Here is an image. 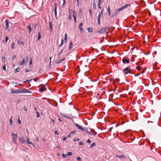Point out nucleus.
<instances>
[{
  "mask_svg": "<svg viewBox=\"0 0 161 161\" xmlns=\"http://www.w3.org/2000/svg\"><path fill=\"white\" fill-rule=\"evenodd\" d=\"M74 140V141L75 142L79 141V139L78 138H76Z\"/></svg>",
  "mask_w": 161,
  "mask_h": 161,
  "instance_id": "obj_51",
  "label": "nucleus"
},
{
  "mask_svg": "<svg viewBox=\"0 0 161 161\" xmlns=\"http://www.w3.org/2000/svg\"><path fill=\"white\" fill-rule=\"evenodd\" d=\"M75 125L76 127L78 129H79L80 130H82L83 131H86V130L85 129L80 126L78 124L76 123H75Z\"/></svg>",
  "mask_w": 161,
  "mask_h": 161,
  "instance_id": "obj_6",
  "label": "nucleus"
},
{
  "mask_svg": "<svg viewBox=\"0 0 161 161\" xmlns=\"http://www.w3.org/2000/svg\"><path fill=\"white\" fill-rule=\"evenodd\" d=\"M116 157H117V158H119V159H123V158H125V157L124 155H119V156L117 155L116 156Z\"/></svg>",
  "mask_w": 161,
  "mask_h": 161,
  "instance_id": "obj_21",
  "label": "nucleus"
},
{
  "mask_svg": "<svg viewBox=\"0 0 161 161\" xmlns=\"http://www.w3.org/2000/svg\"><path fill=\"white\" fill-rule=\"evenodd\" d=\"M87 143H90L91 142V140L90 139H88L87 140Z\"/></svg>",
  "mask_w": 161,
  "mask_h": 161,
  "instance_id": "obj_54",
  "label": "nucleus"
},
{
  "mask_svg": "<svg viewBox=\"0 0 161 161\" xmlns=\"http://www.w3.org/2000/svg\"><path fill=\"white\" fill-rule=\"evenodd\" d=\"M6 65L5 64L3 65V70L4 71H6Z\"/></svg>",
  "mask_w": 161,
  "mask_h": 161,
  "instance_id": "obj_36",
  "label": "nucleus"
},
{
  "mask_svg": "<svg viewBox=\"0 0 161 161\" xmlns=\"http://www.w3.org/2000/svg\"><path fill=\"white\" fill-rule=\"evenodd\" d=\"M24 109L25 111H26L27 110V108H26V107H24Z\"/></svg>",
  "mask_w": 161,
  "mask_h": 161,
  "instance_id": "obj_58",
  "label": "nucleus"
},
{
  "mask_svg": "<svg viewBox=\"0 0 161 161\" xmlns=\"http://www.w3.org/2000/svg\"><path fill=\"white\" fill-rule=\"evenodd\" d=\"M15 45V43L14 42H13L12 43L11 45V47L12 49H14V46Z\"/></svg>",
  "mask_w": 161,
  "mask_h": 161,
  "instance_id": "obj_41",
  "label": "nucleus"
},
{
  "mask_svg": "<svg viewBox=\"0 0 161 161\" xmlns=\"http://www.w3.org/2000/svg\"><path fill=\"white\" fill-rule=\"evenodd\" d=\"M10 91L12 94L18 93H20L19 90H16L14 91L12 89H11Z\"/></svg>",
  "mask_w": 161,
  "mask_h": 161,
  "instance_id": "obj_10",
  "label": "nucleus"
},
{
  "mask_svg": "<svg viewBox=\"0 0 161 161\" xmlns=\"http://www.w3.org/2000/svg\"><path fill=\"white\" fill-rule=\"evenodd\" d=\"M2 60L3 61V62H5L6 60H5V58L4 56H3L2 57Z\"/></svg>",
  "mask_w": 161,
  "mask_h": 161,
  "instance_id": "obj_42",
  "label": "nucleus"
},
{
  "mask_svg": "<svg viewBox=\"0 0 161 161\" xmlns=\"http://www.w3.org/2000/svg\"><path fill=\"white\" fill-rule=\"evenodd\" d=\"M49 27H50V31L51 32H52L53 31L52 29V22L51 21L49 22Z\"/></svg>",
  "mask_w": 161,
  "mask_h": 161,
  "instance_id": "obj_20",
  "label": "nucleus"
},
{
  "mask_svg": "<svg viewBox=\"0 0 161 161\" xmlns=\"http://www.w3.org/2000/svg\"><path fill=\"white\" fill-rule=\"evenodd\" d=\"M27 29H29V33H30L31 32V31L32 30V29L31 27V25L30 24H29L27 26Z\"/></svg>",
  "mask_w": 161,
  "mask_h": 161,
  "instance_id": "obj_17",
  "label": "nucleus"
},
{
  "mask_svg": "<svg viewBox=\"0 0 161 161\" xmlns=\"http://www.w3.org/2000/svg\"><path fill=\"white\" fill-rule=\"evenodd\" d=\"M30 71H29V69H26V70H25V72H28Z\"/></svg>",
  "mask_w": 161,
  "mask_h": 161,
  "instance_id": "obj_62",
  "label": "nucleus"
},
{
  "mask_svg": "<svg viewBox=\"0 0 161 161\" xmlns=\"http://www.w3.org/2000/svg\"><path fill=\"white\" fill-rule=\"evenodd\" d=\"M19 139L20 140V142L23 143L25 142V140L24 137L23 136H21L19 138Z\"/></svg>",
  "mask_w": 161,
  "mask_h": 161,
  "instance_id": "obj_18",
  "label": "nucleus"
},
{
  "mask_svg": "<svg viewBox=\"0 0 161 161\" xmlns=\"http://www.w3.org/2000/svg\"><path fill=\"white\" fill-rule=\"evenodd\" d=\"M71 137V134H69V135H68L67 136V137L68 138H70Z\"/></svg>",
  "mask_w": 161,
  "mask_h": 161,
  "instance_id": "obj_61",
  "label": "nucleus"
},
{
  "mask_svg": "<svg viewBox=\"0 0 161 161\" xmlns=\"http://www.w3.org/2000/svg\"><path fill=\"white\" fill-rule=\"evenodd\" d=\"M12 119H13V117H11L9 119L10 125L11 126H12L13 125V120Z\"/></svg>",
  "mask_w": 161,
  "mask_h": 161,
  "instance_id": "obj_24",
  "label": "nucleus"
},
{
  "mask_svg": "<svg viewBox=\"0 0 161 161\" xmlns=\"http://www.w3.org/2000/svg\"><path fill=\"white\" fill-rule=\"evenodd\" d=\"M5 28L7 29L9 27V22L8 19H6L5 20Z\"/></svg>",
  "mask_w": 161,
  "mask_h": 161,
  "instance_id": "obj_16",
  "label": "nucleus"
},
{
  "mask_svg": "<svg viewBox=\"0 0 161 161\" xmlns=\"http://www.w3.org/2000/svg\"><path fill=\"white\" fill-rule=\"evenodd\" d=\"M36 114H37V118H38L40 116V114H39V113L37 111L36 112Z\"/></svg>",
  "mask_w": 161,
  "mask_h": 161,
  "instance_id": "obj_50",
  "label": "nucleus"
},
{
  "mask_svg": "<svg viewBox=\"0 0 161 161\" xmlns=\"http://www.w3.org/2000/svg\"><path fill=\"white\" fill-rule=\"evenodd\" d=\"M12 135L13 137V141L14 143H15L17 141V135L16 134L14 133H12Z\"/></svg>",
  "mask_w": 161,
  "mask_h": 161,
  "instance_id": "obj_4",
  "label": "nucleus"
},
{
  "mask_svg": "<svg viewBox=\"0 0 161 161\" xmlns=\"http://www.w3.org/2000/svg\"><path fill=\"white\" fill-rule=\"evenodd\" d=\"M63 43H64L63 41V39H62L61 41V44H60V45H59V47H61L63 45Z\"/></svg>",
  "mask_w": 161,
  "mask_h": 161,
  "instance_id": "obj_34",
  "label": "nucleus"
},
{
  "mask_svg": "<svg viewBox=\"0 0 161 161\" xmlns=\"http://www.w3.org/2000/svg\"><path fill=\"white\" fill-rule=\"evenodd\" d=\"M100 14H99L97 18V21H100Z\"/></svg>",
  "mask_w": 161,
  "mask_h": 161,
  "instance_id": "obj_40",
  "label": "nucleus"
},
{
  "mask_svg": "<svg viewBox=\"0 0 161 161\" xmlns=\"http://www.w3.org/2000/svg\"><path fill=\"white\" fill-rule=\"evenodd\" d=\"M66 140V137H64L63 138V140L64 141H65Z\"/></svg>",
  "mask_w": 161,
  "mask_h": 161,
  "instance_id": "obj_63",
  "label": "nucleus"
},
{
  "mask_svg": "<svg viewBox=\"0 0 161 161\" xmlns=\"http://www.w3.org/2000/svg\"><path fill=\"white\" fill-rule=\"evenodd\" d=\"M65 60V58H62L61 59L59 60L56 62L57 64H59L61 63L62 62L64 61Z\"/></svg>",
  "mask_w": 161,
  "mask_h": 161,
  "instance_id": "obj_15",
  "label": "nucleus"
},
{
  "mask_svg": "<svg viewBox=\"0 0 161 161\" xmlns=\"http://www.w3.org/2000/svg\"><path fill=\"white\" fill-rule=\"evenodd\" d=\"M47 90L46 88H45L44 85H42L40 86V88L39 89V92H42L45 91Z\"/></svg>",
  "mask_w": 161,
  "mask_h": 161,
  "instance_id": "obj_8",
  "label": "nucleus"
},
{
  "mask_svg": "<svg viewBox=\"0 0 161 161\" xmlns=\"http://www.w3.org/2000/svg\"><path fill=\"white\" fill-rule=\"evenodd\" d=\"M77 159L78 161H81V159L80 157H77Z\"/></svg>",
  "mask_w": 161,
  "mask_h": 161,
  "instance_id": "obj_47",
  "label": "nucleus"
},
{
  "mask_svg": "<svg viewBox=\"0 0 161 161\" xmlns=\"http://www.w3.org/2000/svg\"><path fill=\"white\" fill-rule=\"evenodd\" d=\"M87 30L89 32H92L93 29L92 28H88Z\"/></svg>",
  "mask_w": 161,
  "mask_h": 161,
  "instance_id": "obj_26",
  "label": "nucleus"
},
{
  "mask_svg": "<svg viewBox=\"0 0 161 161\" xmlns=\"http://www.w3.org/2000/svg\"><path fill=\"white\" fill-rule=\"evenodd\" d=\"M96 145L95 143L93 142L90 146V148H91L95 146Z\"/></svg>",
  "mask_w": 161,
  "mask_h": 161,
  "instance_id": "obj_31",
  "label": "nucleus"
},
{
  "mask_svg": "<svg viewBox=\"0 0 161 161\" xmlns=\"http://www.w3.org/2000/svg\"><path fill=\"white\" fill-rule=\"evenodd\" d=\"M25 63V60L24 58L22 60L21 62L20 63V65H22L24 64Z\"/></svg>",
  "mask_w": 161,
  "mask_h": 161,
  "instance_id": "obj_27",
  "label": "nucleus"
},
{
  "mask_svg": "<svg viewBox=\"0 0 161 161\" xmlns=\"http://www.w3.org/2000/svg\"><path fill=\"white\" fill-rule=\"evenodd\" d=\"M68 39L67 35L66 33H65L64 35V40H65V42H67V41Z\"/></svg>",
  "mask_w": 161,
  "mask_h": 161,
  "instance_id": "obj_29",
  "label": "nucleus"
},
{
  "mask_svg": "<svg viewBox=\"0 0 161 161\" xmlns=\"http://www.w3.org/2000/svg\"><path fill=\"white\" fill-rule=\"evenodd\" d=\"M18 122L19 124H21V121L19 119H19H18Z\"/></svg>",
  "mask_w": 161,
  "mask_h": 161,
  "instance_id": "obj_44",
  "label": "nucleus"
},
{
  "mask_svg": "<svg viewBox=\"0 0 161 161\" xmlns=\"http://www.w3.org/2000/svg\"><path fill=\"white\" fill-rule=\"evenodd\" d=\"M37 25H38L36 23H35L34 24V28L35 29H36Z\"/></svg>",
  "mask_w": 161,
  "mask_h": 161,
  "instance_id": "obj_43",
  "label": "nucleus"
},
{
  "mask_svg": "<svg viewBox=\"0 0 161 161\" xmlns=\"http://www.w3.org/2000/svg\"><path fill=\"white\" fill-rule=\"evenodd\" d=\"M136 68L138 70H140L141 69V68L140 66H138L136 67Z\"/></svg>",
  "mask_w": 161,
  "mask_h": 161,
  "instance_id": "obj_37",
  "label": "nucleus"
},
{
  "mask_svg": "<svg viewBox=\"0 0 161 161\" xmlns=\"http://www.w3.org/2000/svg\"><path fill=\"white\" fill-rule=\"evenodd\" d=\"M20 93H32V92L27 89H23L19 90Z\"/></svg>",
  "mask_w": 161,
  "mask_h": 161,
  "instance_id": "obj_5",
  "label": "nucleus"
},
{
  "mask_svg": "<svg viewBox=\"0 0 161 161\" xmlns=\"http://www.w3.org/2000/svg\"><path fill=\"white\" fill-rule=\"evenodd\" d=\"M108 15L110 16L111 15V12L109 6H108Z\"/></svg>",
  "mask_w": 161,
  "mask_h": 161,
  "instance_id": "obj_25",
  "label": "nucleus"
},
{
  "mask_svg": "<svg viewBox=\"0 0 161 161\" xmlns=\"http://www.w3.org/2000/svg\"><path fill=\"white\" fill-rule=\"evenodd\" d=\"M122 61L124 64H128L130 62V60L128 58L127 59L124 57L122 59Z\"/></svg>",
  "mask_w": 161,
  "mask_h": 161,
  "instance_id": "obj_7",
  "label": "nucleus"
},
{
  "mask_svg": "<svg viewBox=\"0 0 161 161\" xmlns=\"http://www.w3.org/2000/svg\"><path fill=\"white\" fill-rule=\"evenodd\" d=\"M60 114L62 116H63V117H65V118H69V115H68V114H64V113H61Z\"/></svg>",
  "mask_w": 161,
  "mask_h": 161,
  "instance_id": "obj_12",
  "label": "nucleus"
},
{
  "mask_svg": "<svg viewBox=\"0 0 161 161\" xmlns=\"http://www.w3.org/2000/svg\"><path fill=\"white\" fill-rule=\"evenodd\" d=\"M32 59H31L29 62L30 65H31L32 64Z\"/></svg>",
  "mask_w": 161,
  "mask_h": 161,
  "instance_id": "obj_52",
  "label": "nucleus"
},
{
  "mask_svg": "<svg viewBox=\"0 0 161 161\" xmlns=\"http://www.w3.org/2000/svg\"><path fill=\"white\" fill-rule=\"evenodd\" d=\"M73 46V43L72 42H71L70 43V44L69 46V50Z\"/></svg>",
  "mask_w": 161,
  "mask_h": 161,
  "instance_id": "obj_28",
  "label": "nucleus"
},
{
  "mask_svg": "<svg viewBox=\"0 0 161 161\" xmlns=\"http://www.w3.org/2000/svg\"><path fill=\"white\" fill-rule=\"evenodd\" d=\"M16 58V56L15 55H14L12 57V59L13 60H14Z\"/></svg>",
  "mask_w": 161,
  "mask_h": 161,
  "instance_id": "obj_49",
  "label": "nucleus"
},
{
  "mask_svg": "<svg viewBox=\"0 0 161 161\" xmlns=\"http://www.w3.org/2000/svg\"><path fill=\"white\" fill-rule=\"evenodd\" d=\"M68 17L69 18V20H71V19L72 17H71V15L70 13H69V14H68Z\"/></svg>",
  "mask_w": 161,
  "mask_h": 161,
  "instance_id": "obj_33",
  "label": "nucleus"
},
{
  "mask_svg": "<svg viewBox=\"0 0 161 161\" xmlns=\"http://www.w3.org/2000/svg\"><path fill=\"white\" fill-rule=\"evenodd\" d=\"M98 8L99 9H101L102 8L101 6H100V5H98Z\"/></svg>",
  "mask_w": 161,
  "mask_h": 161,
  "instance_id": "obj_60",
  "label": "nucleus"
},
{
  "mask_svg": "<svg viewBox=\"0 0 161 161\" xmlns=\"http://www.w3.org/2000/svg\"><path fill=\"white\" fill-rule=\"evenodd\" d=\"M98 0V5H101V1L102 0Z\"/></svg>",
  "mask_w": 161,
  "mask_h": 161,
  "instance_id": "obj_45",
  "label": "nucleus"
},
{
  "mask_svg": "<svg viewBox=\"0 0 161 161\" xmlns=\"http://www.w3.org/2000/svg\"><path fill=\"white\" fill-rule=\"evenodd\" d=\"M41 36L40 32H38V37H37V41H39L40 40V39H41Z\"/></svg>",
  "mask_w": 161,
  "mask_h": 161,
  "instance_id": "obj_19",
  "label": "nucleus"
},
{
  "mask_svg": "<svg viewBox=\"0 0 161 161\" xmlns=\"http://www.w3.org/2000/svg\"><path fill=\"white\" fill-rule=\"evenodd\" d=\"M93 7L94 9H95L96 8V5L95 3V0H93Z\"/></svg>",
  "mask_w": 161,
  "mask_h": 161,
  "instance_id": "obj_23",
  "label": "nucleus"
},
{
  "mask_svg": "<svg viewBox=\"0 0 161 161\" xmlns=\"http://www.w3.org/2000/svg\"><path fill=\"white\" fill-rule=\"evenodd\" d=\"M76 13L75 10H74L73 11V17L74 18L76 17Z\"/></svg>",
  "mask_w": 161,
  "mask_h": 161,
  "instance_id": "obj_30",
  "label": "nucleus"
},
{
  "mask_svg": "<svg viewBox=\"0 0 161 161\" xmlns=\"http://www.w3.org/2000/svg\"><path fill=\"white\" fill-rule=\"evenodd\" d=\"M89 12L90 13V15H91L92 14V10L91 9L89 10Z\"/></svg>",
  "mask_w": 161,
  "mask_h": 161,
  "instance_id": "obj_55",
  "label": "nucleus"
},
{
  "mask_svg": "<svg viewBox=\"0 0 161 161\" xmlns=\"http://www.w3.org/2000/svg\"><path fill=\"white\" fill-rule=\"evenodd\" d=\"M85 130H86V131H85L88 134L91 135H92L94 134V132L92 131L91 129H89V130H88L87 129H86Z\"/></svg>",
  "mask_w": 161,
  "mask_h": 161,
  "instance_id": "obj_9",
  "label": "nucleus"
},
{
  "mask_svg": "<svg viewBox=\"0 0 161 161\" xmlns=\"http://www.w3.org/2000/svg\"><path fill=\"white\" fill-rule=\"evenodd\" d=\"M110 28L109 26H107L103 27L102 29L99 30L96 32L99 34H103L106 32L108 33L109 31Z\"/></svg>",
  "mask_w": 161,
  "mask_h": 161,
  "instance_id": "obj_2",
  "label": "nucleus"
},
{
  "mask_svg": "<svg viewBox=\"0 0 161 161\" xmlns=\"http://www.w3.org/2000/svg\"><path fill=\"white\" fill-rule=\"evenodd\" d=\"M63 51H64V49H62L61 50L60 52L58 53V55L59 56V57L60 56V54L63 52Z\"/></svg>",
  "mask_w": 161,
  "mask_h": 161,
  "instance_id": "obj_39",
  "label": "nucleus"
},
{
  "mask_svg": "<svg viewBox=\"0 0 161 161\" xmlns=\"http://www.w3.org/2000/svg\"><path fill=\"white\" fill-rule=\"evenodd\" d=\"M8 39H9V38H8V37L7 36H5V42H7Z\"/></svg>",
  "mask_w": 161,
  "mask_h": 161,
  "instance_id": "obj_38",
  "label": "nucleus"
},
{
  "mask_svg": "<svg viewBox=\"0 0 161 161\" xmlns=\"http://www.w3.org/2000/svg\"><path fill=\"white\" fill-rule=\"evenodd\" d=\"M84 144L83 142H79V145H83Z\"/></svg>",
  "mask_w": 161,
  "mask_h": 161,
  "instance_id": "obj_46",
  "label": "nucleus"
},
{
  "mask_svg": "<svg viewBox=\"0 0 161 161\" xmlns=\"http://www.w3.org/2000/svg\"><path fill=\"white\" fill-rule=\"evenodd\" d=\"M54 13L55 16H56V14H57V4L56 3H54Z\"/></svg>",
  "mask_w": 161,
  "mask_h": 161,
  "instance_id": "obj_11",
  "label": "nucleus"
},
{
  "mask_svg": "<svg viewBox=\"0 0 161 161\" xmlns=\"http://www.w3.org/2000/svg\"><path fill=\"white\" fill-rule=\"evenodd\" d=\"M99 14H100V15H101L103 14V10H101V12H100V13Z\"/></svg>",
  "mask_w": 161,
  "mask_h": 161,
  "instance_id": "obj_59",
  "label": "nucleus"
},
{
  "mask_svg": "<svg viewBox=\"0 0 161 161\" xmlns=\"http://www.w3.org/2000/svg\"><path fill=\"white\" fill-rule=\"evenodd\" d=\"M130 6V4H127L125 5L123 7H121V8H118L116 10L115 12L113 13V15L112 16H116L118 14H119L120 12H121L122 10H123L124 9L127 8L128 6Z\"/></svg>",
  "mask_w": 161,
  "mask_h": 161,
  "instance_id": "obj_1",
  "label": "nucleus"
},
{
  "mask_svg": "<svg viewBox=\"0 0 161 161\" xmlns=\"http://www.w3.org/2000/svg\"><path fill=\"white\" fill-rule=\"evenodd\" d=\"M30 80V81H31V80H35V79H29V80Z\"/></svg>",
  "mask_w": 161,
  "mask_h": 161,
  "instance_id": "obj_56",
  "label": "nucleus"
},
{
  "mask_svg": "<svg viewBox=\"0 0 161 161\" xmlns=\"http://www.w3.org/2000/svg\"><path fill=\"white\" fill-rule=\"evenodd\" d=\"M130 71L131 69L128 67L125 68L123 70L124 73L126 74L130 73Z\"/></svg>",
  "mask_w": 161,
  "mask_h": 161,
  "instance_id": "obj_3",
  "label": "nucleus"
},
{
  "mask_svg": "<svg viewBox=\"0 0 161 161\" xmlns=\"http://www.w3.org/2000/svg\"><path fill=\"white\" fill-rule=\"evenodd\" d=\"M26 142L27 143L29 144H31L34 147H35V146L34 144L32 142L30 141L29 139L28 138H26Z\"/></svg>",
  "mask_w": 161,
  "mask_h": 161,
  "instance_id": "obj_13",
  "label": "nucleus"
},
{
  "mask_svg": "<svg viewBox=\"0 0 161 161\" xmlns=\"http://www.w3.org/2000/svg\"><path fill=\"white\" fill-rule=\"evenodd\" d=\"M98 24L99 25H100V21H98Z\"/></svg>",
  "mask_w": 161,
  "mask_h": 161,
  "instance_id": "obj_64",
  "label": "nucleus"
},
{
  "mask_svg": "<svg viewBox=\"0 0 161 161\" xmlns=\"http://www.w3.org/2000/svg\"><path fill=\"white\" fill-rule=\"evenodd\" d=\"M83 25V23H80L79 25V29L80 31L81 32L83 33V28H82V26Z\"/></svg>",
  "mask_w": 161,
  "mask_h": 161,
  "instance_id": "obj_14",
  "label": "nucleus"
},
{
  "mask_svg": "<svg viewBox=\"0 0 161 161\" xmlns=\"http://www.w3.org/2000/svg\"><path fill=\"white\" fill-rule=\"evenodd\" d=\"M74 20L75 23H77V19H76V17H74Z\"/></svg>",
  "mask_w": 161,
  "mask_h": 161,
  "instance_id": "obj_53",
  "label": "nucleus"
},
{
  "mask_svg": "<svg viewBox=\"0 0 161 161\" xmlns=\"http://www.w3.org/2000/svg\"><path fill=\"white\" fill-rule=\"evenodd\" d=\"M66 154L65 155L64 154V153H62V157L63 158H65L66 157Z\"/></svg>",
  "mask_w": 161,
  "mask_h": 161,
  "instance_id": "obj_48",
  "label": "nucleus"
},
{
  "mask_svg": "<svg viewBox=\"0 0 161 161\" xmlns=\"http://www.w3.org/2000/svg\"><path fill=\"white\" fill-rule=\"evenodd\" d=\"M72 154V153L71 152H69L67 153L66 154V156H71Z\"/></svg>",
  "mask_w": 161,
  "mask_h": 161,
  "instance_id": "obj_35",
  "label": "nucleus"
},
{
  "mask_svg": "<svg viewBox=\"0 0 161 161\" xmlns=\"http://www.w3.org/2000/svg\"><path fill=\"white\" fill-rule=\"evenodd\" d=\"M54 133H55V134L56 135H58V132L56 130L55 131Z\"/></svg>",
  "mask_w": 161,
  "mask_h": 161,
  "instance_id": "obj_57",
  "label": "nucleus"
},
{
  "mask_svg": "<svg viewBox=\"0 0 161 161\" xmlns=\"http://www.w3.org/2000/svg\"><path fill=\"white\" fill-rule=\"evenodd\" d=\"M19 68L18 67L16 68L14 70V72L15 73H16L18 72H19Z\"/></svg>",
  "mask_w": 161,
  "mask_h": 161,
  "instance_id": "obj_32",
  "label": "nucleus"
},
{
  "mask_svg": "<svg viewBox=\"0 0 161 161\" xmlns=\"http://www.w3.org/2000/svg\"><path fill=\"white\" fill-rule=\"evenodd\" d=\"M18 44L21 45H23L24 44V43L23 42L20 41L19 40H18Z\"/></svg>",
  "mask_w": 161,
  "mask_h": 161,
  "instance_id": "obj_22",
  "label": "nucleus"
}]
</instances>
